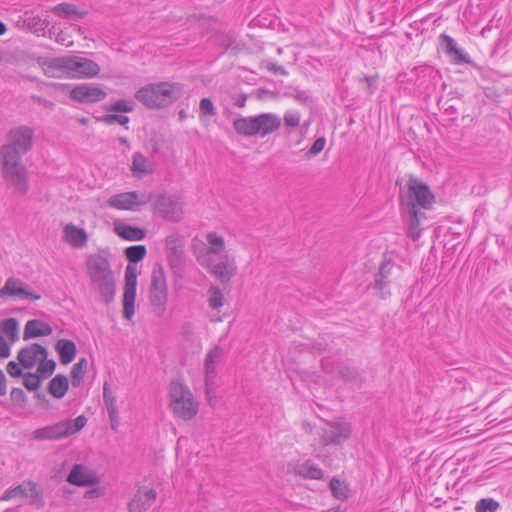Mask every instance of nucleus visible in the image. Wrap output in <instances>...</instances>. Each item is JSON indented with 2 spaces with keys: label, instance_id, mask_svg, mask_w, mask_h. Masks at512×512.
<instances>
[{
  "label": "nucleus",
  "instance_id": "obj_3",
  "mask_svg": "<svg viewBox=\"0 0 512 512\" xmlns=\"http://www.w3.org/2000/svg\"><path fill=\"white\" fill-rule=\"evenodd\" d=\"M109 252L100 250L89 254L85 259L90 289L106 304L111 303L116 294V277L109 262Z\"/></svg>",
  "mask_w": 512,
  "mask_h": 512
},
{
  "label": "nucleus",
  "instance_id": "obj_25",
  "mask_svg": "<svg viewBox=\"0 0 512 512\" xmlns=\"http://www.w3.org/2000/svg\"><path fill=\"white\" fill-rule=\"evenodd\" d=\"M65 240L75 248H80L87 243V234L84 229L78 228L73 224H68L64 227Z\"/></svg>",
  "mask_w": 512,
  "mask_h": 512
},
{
  "label": "nucleus",
  "instance_id": "obj_61",
  "mask_svg": "<svg viewBox=\"0 0 512 512\" xmlns=\"http://www.w3.org/2000/svg\"><path fill=\"white\" fill-rule=\"evenodd\" d=\"M119 143L127 148H129V141L127 138L125 137H120L119 138Z\"/></svg>",
  "mask_w": 512,
  "mask_h": 512
},
{
  "label": "nucleus",
  "instance_id": "obj_44",
  "mask_svg": "<svg viewBox=\"0 0 512 512\" xmlns=\"http://www.w3.org/2000/svg\"><path fill=\"white\" fill-rule=\"evenodd\" d=\"M65 422L68 423L67 427L69 435H72L81 431L85 427L87 419L84 415H80L74 420H65Z\"/></svg>",
  "mask_w": 512,
  "mask_h": 512
},
{
  "label": "nucleus",
  "instance_id": "obj_4",
  "mask_svg": "<svg viewBox=\"0 0 512 512\" xmlns=\"http://www.w3.org/2000/svg\"><path fill=\"white\" fill-rule=\"evenodd\" d=\"M41 66L45 75L52 78H60L63 75L73 78H92L100 72V67L95 61L80 56L44 59Z\"/></svg>",
  "mask_w": 512,
  "mask_h": 512
},
{
  "label": "nucleus",
  "instance_id": "obj_54",
  "mask_svg": "<svg viewBox=\"0 0 512 512\" xmlns=\"http://www.w3.org/2000/svg\"><path fill=\"white\" fill-rule=\"evenodd\" d=\"M7 372L12 377H20L24 375L20 365L15 361H10L7 364Z\"/></svg>",
  "mask_w": 512,
  "mask_h": 512
},
{
  "label": "nucleus",
  "instance_id": "obj_45",
  "mask_svg": "<svg viewBox=\"0 0 512 512\" xmlns=\"http://www.w3.org/2000/svg\"><path fill=\"white\" fill-rule=\"evenodd\" d=\"M100 121L107 125H113L115 123L126 125L129 122V117L119 114H106L101 117Z\"/></svg>",
  "mask_w": 512,
  "mask_h": 512
},
{
  "label": "nucleus",
  "instance_id": "obj_42",
  "mask_svg": "<svg viewBox=\"0 0 512 512\" xmlns=\"http://www.w3.org/2000/svg\"><path fill=\"white\" fill-rule=\"evenodd\" d=\"M108 111L128 113L134 110V102L132 100H117L111 104Z\"/></svg>",
  "mask_w": 512,
  "mask_h": 512
},
{
  "label": "nucleus",
  "instance_id": "obj_19",
  "mask_svg": "<svg viewBox=\"0 0 512 512\" xmlns=\"http://www.w3.org/2000/svg\"><path fill=\"white\" fill-rule=\"evenodd\" d=\"M67 481L76 486L84 487L98 483V478L94 472L81 464H75L70 471Z\"/></svg>",
  "mask_w": 512,
  "mask_h": 512
},
{
  "label": "nucleus",
  "instance_id": "obj_37",
  "mask_svg": "<svg viewBox=\"0 0 512 512\" xmlns=\"http://www.w3.org/2000/svg\"><path fill=\"white\" fill-rule=\"evenodd\" d=\"M1 331L8 336L12 341H15L18 338V321L14 318H8L1 322L0 324Z\"/></svg>",
  "mask_w": 512,
  "mask_h": 512
},
{
  "label": "nucleus",
  "instance_id": "obj_50",
  "mask_svg": "<svg viewBox=\"0 0 512 512\" xmlns=\"http://www.w3.org/2000/svg\"><path fill=\"white\" fill-rule=\"evenodd\" d=\"M27 25L34 31H41L47 27V23L42 21L39 16H31L26 19Z\"/></svg>",
  "mask_w": 512,
  "mask_h": 512
},
{
  "label": "nucleus",
  "instance_id": "obj_13",
  "mask_svg": "<svg viewBox=\"0 0 512 512\" xmlns=\"http://www.w3.org/2000/svg\"><path fill=\"white\" fill-rule=\"evenodd\" d=\"M207 269L211 275L216 277L221 283H228L237 273V266L234 258L228 255H222L218 261H210Z\"/></svg>",
  "mask_w": 512,
  "mask_h": 512
},
{
  "label": "nucleus",
  "instance_id": "obj_24",
  "mask_svg": "<svg viewBox=\"0 0 512 512\" xmlns=\"http://www.w3.org/2000/svg\"><path fill=\"white\" fill-rule=\"evenodd\" d=\"M440 39L444 45L445 52L453 56L455 63L460 64L471 62L469 56L458 48L457 43L452 37L446 34H441Z\"/></svg>",
  "mask_w": 512,
  "mask_h": 512
},
{
  "label": "nucleus",
  "instance_id": "obj_63",
  "mask_svg": "<svg viewBox=\"0 0 512 512\" xmlns=\"http://www.w3.org/2000/svg\"><path fill=\"white\" fill-rule=\"evenodd\" d=\"M118 419H119V417H118L116 420H114L113 422L111 421V427H112V429H114V430H116V428H117V425H118Z\"/></svg>",
  "mask_w": 512,
  "mask_h": 512
},
{
  "label": "nucleus",
  "instance_id": "obj_6",
  "mask_svg": "<svg viewBox=\"0 0 512 512\" xmlns=\"http://www.w3.org/2000/svg\"><path fill=\"white\" fill-rule=\"evenodd\" d=\"M147 253L144 245L130 246L125 249L129 264L125 269V285L123 293V317L130 320L135 314V298L137 290V268L134 264L141 261Z\"/></svg>",
  "mask_w": 512,
  "mask_h": 512
},
{
  "label": "nucleus",
  "instance_id": "obj_26",
  "mask_svg": "<svg viewBox=\"0 0 512 512\" xmlns=\"http://www.w3.org/2000/svg\"><path fill=\"white\" fill-rule=\"evenodd\" d=\"M55 350L59 354L61 363L64 365L71 363L77 353L75 343L69 339H59L55 344Z\"/></svg>",
  "mask_w": 512,
  "mask_h": 512
},
{
  "label": "nucleus",
  "instance_id": "obj_1",
  "mask_svg": "<svg viewBox=\"0 0 512 512\" xmlns=\"http://www.w3.org/2000/svg\"><path fill=\"white\" fill-rule=\"evenodd\" d=\"M7 142L0 148L2 175L8 186L21 195L28 192L27 170L22 164V156L28 153L34 143V130L26 125L10 129Z\"/></svg>",
  "mask_w": 512,
  "mask_h": 512
},
{
  "label": "nucleus",
  "instance_id": "obj_28",
  "mask_svg": "<svg viewBox=\"0 0 512 512\" xmlns=\"http://www.w3.org/2000/svg\"><path fill=\"white\" fill-rule=\"evenodd\" d=\"M294 473L305 479L320 480L324 477L322 469L310 461L295 465Z\"/></svg>",
  "mask_w": 512,
  "mask_h": 512
},
{
  "label": "nucleus",
  "instance_id": "obj_31",
  "mask_svg": "<svg viewBox=\"0 0 512 512\" xmlns=\"http://www.w3.org/2000/svg\"><path fill=\"white\" fill-rule=\"evenodd\" d=\"M103 400L110 418V421H114L118 418V408L116 404V397L113 395L110 386L107 382L103 385Z\"/></svg>",
  "mask_w": 512,
  "mask_h": 512
},
{
  "label": "nucleus",
  "instance_id": "obj_33",
  "mask_svg": "<svg viewBox=\"0 0 512 512\" xmlns=\"http://www.w3.org/2000/svg\"><path fill=\"white\" fill-rule=\"evenodd\" d=\"M53 12L59 16L71 17L74 16L77 19H82L86 13L79 12L76 6L70 3H61L53 8Z\"/></svg>",
  "mask_w": 512,
  "mask_h": 512
},
{
  "label": "nucleus",
  "instance_id": "obj_10",
  "mask_svg": "<svg viewBox=\"0 0 512 512\" xmlns=\"http://www.w3.org/2000/svg\"><path fill=\"white\" fill-rule=\"evenodd\" d=\"M30 498V503L36 506L43 505V492L39 485L32 481H26L22 484L7 489L0 500L9 501L12 499Z\"/></svg>",
  "mask_w": 512,
  "mask_h": 512
},
{
  "label": "nucleus",
  "instance_id": "obj_52",
  "mask_svg": "<svg viewBox=\"0 0 512 512\" xmlns=\"http://www.w3.org/2000/svg\"><path fill=\"white\" fill-rule=\"evenodd\" d=\"M289 96L296 100L298 103L304 105L310 100V95L307 91L294 89Z\"/></svg>",
  "mask_w": 512,
  "mask_h": 512
},
{
  "label": "nucleus",
  "instance_id": "obj_38",
  "mask_svg": "<svg viewBox=\"0 0 512 512\" xmlns=\"http://www.w3.org/2000/svg\"><path fill=\"white\" fill-rule=\"evenodd\" d=\"M132 171L134 173L141 174H148L152 172V169L147 165L146 157L140 152H135L133 155Z\"/></svg>",
  "mask_w": 512,
  "mask_h": 512
},
{
  "label": "nucleus",
  "instance_id": "obj_60",
  "mask_svg": "<svg viewBox=\"0 0 512 512\" xmlns=\"http://www.w3.org/2000/svg\"><path fill=\"white\" fill-rule=\"evenodd\" d=\"M36 398L41 402V404L47 408L49 406V400L43 393H36Z\"/></svg>",
  "mask_w": 512,
  "mask_h": 512
},
{
  "label": "nucleus",
  "instance_id": "obj_16",
  "mask_svg": "<svg viewBox=\"0 0 512 512\" xmlns=\"http://www.w3.org/2000/svg\"><path fill=\"white\" fill-rule=\"evenodd\" d=\"M6 296L19 297L22 299L36 301L41 298L39 294L27 290V285L18 278L10 277L6 280L4 286L0 289V297Z\"/></svg>",
  "mask_w": 512,
  "mask_h": 512
},
{
  "label": "nucleus",
  "instance_id": "obj_53",
  "mask_svg": "<svg viewBox=\"0 0 512 512\" xmlns=\"http://www.w3.org/2000/svg\"><path fill=\"white\" fill-rule=\"evenodd\" d=\"M11 400L19 406L26 401V395L21 388H13L10 393Z\"/></svg>",
  "mask_w": 512,
  "mask_h": 512
},
{
  "label": "nucleus",
  "instance_id": "obj_22",
  "mask_svg": "<svg viewBox=\"0 0 512 512\" xmlns=\"http://www.w3.org/2000/svg\"><path fill=\"white\" fill-rule=\"evenodd\" d=\"M257 117V134L265 137L281 127V118L273 113H262Z\"/></svg>",
  "mask_w": 512,
  "mask_h": 512
},
{
  "label": "nucleus",
  "instance_id": "obj_18",
  "mask_svg": "<svg viewBox=\"0 0 512 512\" xmlns=\"http://www.w3.org/2000/svg\"><path fill=\"white\" fill-rule=\"evenodd\" d=\"M393 269V263L390 261H384L378 272L375 274L373 282V288L377 291L381 298L386 299L390 296V276Z\"/></svg>",
  "mask_w": 512,
  "mask_h": 512
},
{
  "label": "nucleus",
  "instance_id": "obj_23",
  "mask_svg": "<svg viewBox=\"0 0 512 512\" xmlns=\"http://www.w3.org/2000/svg\"><path fill=\"white\" fill-rule=\"evenodd\" d=\"M52 333L51 326L38 319H33L27 321L24 333H23V339L28 340L31 338L41 337V336H49Z\"/></svg>",
  "mask_w": 512,
  "mask_h": 512
},
{
  "label": "nucleus",
  "instance_id": "obj_11",
  "mask_svg": "<svg viewBox=\"0 0 512 512\" xmlns=\"http://www.w3.org/2000/svg\"><path fill=\"white\" fill-rule=\"evenodd\" d=\"M350 435V424L342 420H335L327 422L326 426L322 429L321 442L324 446L341 445Z\"/></svg>",
  "mask_w": 512,
  "mask_h": 512
},
{
  "label": "nucleus",
  "instance_id": "obj_55",
  "mask_svg": "<svg viewBox=\"0 0 512 512\" xmlns=\"http://www.w3.org/2000/svg\"><path fill=\"white\" fill-rule=\"evenodd\" d=\"M363 81L367 84L368 94H373L377 86L378 77L376 75L366 76L363 78Z\"/></svg>",
  "mask_w": 512,
  "mask_h": 512
},
{
  "label": "nucleus",
  "instance_id": "obj_8",
  "mask_svg": "<svg viewBox=\"0 0 512 512\" xmlns=\"http://www.w3.org/2000/svg\"><path fill=\"white\" fill-rule=\"evenodd\" d=\"M149 298L154 311L157 313V315L161 316L166 309L167 283L164 270L160 265H157L153 268L151 274Z\"/></svg>",
  "mask_w": 512,
  "mask_h": 512
},
{
  "label": "nucleus",
  "instance_id": "obj_57",
  "mask_svg": "<svg viewBox=\"0 0 512 512\" xmlns=\"http://www.w3.org/2000/svg\"><path fill=\"white\" fill-rule=\"evenodd\" d=\"M7 392L6 377L0 369V396H4Z\"/></svg>",
  "mask_w": 512,
  "mask_h": 512
},
{
  "label": "nucleus",
  "instance_id": "obj_30",
  "mask_svg": "<svg viewBox=\"0 0 512 512\" xmlns=\"http://www.w3.org/2000/svg\"><path fill=\"white\" fill-rule=\"evenodd\" d=\"M115 230L120 237L129 241H140L146 235V231L144 229L126 224L117 225Z\"/></svg>",
  "mask_w": 512,
  "mask_h": 512
},
{
  "label": "nucleus",
  "instance_id": "obj_49",
  "mask_svg": "<svg viewBox=\"0 0 512 512\" xmlns=\"http://www.w3.org/2000/svg\"><path fill=\"white\" fill-rule=\"evenodd\" d=\"M33 436L36 440H55V436L53 435L50 426L35 430L33 432Z\"/></svg>",
  "mask_w": 512,
  "mask_h": 512
},
{
  "label": "nucleus",
  "instance_id": "obj_9",
  "mask_svg": "<svg viewBox=\"0 0 512 512\" xmlns=\"http://www.w3.org/2000/svg\"><path fill=\"white\" fill-rule=\"evenodd\" d=\"M152 199V194L139 193L137 191L123 192L110 196L107 206L116 210L137 211Z\"/></svg>",
  "mask_w": 512,
  "mask_h": 512
},
{
  "label": "nucleus",
  "instance_id": "obj_17",
  "mask_svg": "<svg viewBox=\"0 0 512 512\" xmlns=\"http://www.w3.org/2000/svg\"><path fill=\"white\" fill-rule=\"evenodd\" d=\"M48 356L47 349L38 344L33 343L30 346L22 348L17 355L20 364L27 369L34 367L38 359H45Z\"/></svg>",
  "mask_w": 512,
  "mask_h": 512
},
{
  "label": "nucleus",
  "instance_id": "obj_62",
  "mask_svg": "<svg viewBox=\"0 0 512 512\" xmlns=\"http://www.w3.org/2000/svg\"><path fill=\"white\" fill-rule=\"evenodd\" d=\"M6 25L0 20V36L6 32Z\"/></svg>",
  "mask_w": 512,
  "mask_h": 512
},
{
  "label": "nucleus",
  "instance_id": "obj_7",
  "mask_svg": "<svg viewBox=\"0 0 512 512\" xmlns=\"http://www.w3.org/2000/svg\"><path fill=\"white\" fill-rule=\"evenodd\" d=\"M170 408L173 414L183 420H191L199 410L190 389L180 381H172L169 386Z\"/></svg>",
  "mask_w": 512,
  "mask_h": 512
},
{
  "label": "nucleus",
  "instance_id": "obj_46",
  "mask_svg": "<svg viewBox=\"0 0 512 512\" xmlns=\"http://www.w3.org/2000/svg\"><path fill=\"white\" fill-rule=\"evenodd\" d=\"M67 425V422L61 421L50 426L52 429V433L55 436V440H59L64 437L70 436Z\"/></svg>",
  "mask_w": 512,
  "mask_h": 512
},
{
  "label": "nucleus",
  "instance_id": "obj_29",
  "mask_svg": "<svg viewBox=\"0 0 512 512\" xmlns=\"http://www.w3.org/2000/svg\"><path fill=\"white\" fill-rule=\"evenodd\" d=\"M69 388L68 378L63 374H58L52 378L48 385V392L55 398L61 399L65 396Z\"/></svg>",
  "mask_w": 512,
  "mask_h": 512
},
{
  "label": "nucleus",
  "instance_id": "obj_40",
  "mask_svg": "<svg viewBox=\"0 0 512 512\" xmlns=\"http://www.w3.org/2000/svg\"><path fill=\"white\" fill-rule=\"evenodd\" d=\"M56 368V362L53 359L48 360L47 358L41 359V362L38 365L37 373L42 377V379L48 378L54 372Z\"/></svg>",
  "mask_w": 512,
  "mask_h": 512
},
{
  "label": "nucleus",
  "instance_id": "obj_41",
  "mask_svg": "<svg viewBox=\"0 0 512 512\" xmlns=\"http://www.w3.org/2000/svg\"><path fill=\"white\" fill-rule=\"evenodd\" d=\"M499 503L492 498H482L476 503V512H495Z\"/></svg>",
  "mask_w": 512,
  "mask_h": 512
},
{
  "label": "nucleus",
  "instance_id": "obj_58",
  "mask_svg": "<svg viewBox=\"0 0 512 512\" xmlns=\"http://www.w3.org/2000/svg\"><path fill=\"white\" fill-rule=\"evenodd\" d=\"M269 70L272 71L274 74H281V75H286L287 74V71L284 69V67L277 66L275 64H272L269 67Z\"/></svg>",
  "mask_w": 512,
  "mask_h": 512
},
{
  "label": "nucleus",
  "instance_id": "obj_2",
  "mask_svg": "<svg viewBox=\"0 0 512 512\" xmlns=\"http://www.w3.org/2000/svg\"><path fill=\"white\" fill-rule=\"evenodd\" d=\"M399 201L401 213L407 222V235L417 241L421 236L420 222L425 218L421 209H431L435 197L426 183L411 175L406 190L399 192Z\"/></svg>",
  "mask_w": 512,
  "mask_h": 512
},
{
  "label": "nucleus",
  "instance_id": "obj_14",
  "mask_svg": "<svg viewBox=\"0 0 512 512\" xmlns=\"http://www.w3.org/2000/svg\"><path fill=\"white\" fill-rule=\"evenodd\" d=\"M169 264L175 270H180L184 261V240L178 233H172L165 239Z\"/></svg>",
  "mask_w": 512,
  "mask_h": 512
},
{
  "label": "nucleus",
  "instance_id": "obj_34",
  "mask_svg": "<svg viewBox=\"0 0 512 512\" xmlns=\"http://www.w3.org/2000/svg\"><path fill=\"white\" fill-rule=\"evenodd\" d=\"M208 304L213 310L220 309L224 304V296L221 289L218 286L212 285L208 291Z\"/></svg>",
  "mask_w": 512,
  "mask_h": 512
},
{
  "label": "nucleus",
  "instance_id": "obj_51",
  "mask_svg": "<svg viewBox=\"0 0 512 512\" xmlns=\"http://www.w3.org/2000/svg\"><path fill=\"white\" fill-rule=\"evenodd\" d=\"M326 139L324 137L317 138L309 151L307 152L308 157H314L318 155L325 147Z\"/></svg>",
  "mask_w": 512,
  "mask_h": 512
},
{
  "label": "nucleus",
  "instance_id": "obj_56",
  "mask_svg": "<svg viewBox=\"0 0 512 512\" xmlns=\"http://www.w3.org/2000/svg\"><path fill=\"white\" fill-rule=\"evenodd\" d=\"M10 355V347L0 334V358H7Z\"/></svg>",
  "mask_w": 512,
  "mask_h": 512
},
{
  "label": "nucleus",
  "instance_id": "obj_21",
  "mask_svg": "<svg viewBox=\"0 0 512 512\" xmlns=\"http://www.w3.org/2000/svg\"><path fill=\"white\" fill-rule=\"evenodd\" d=\"M157 493L154 489L139 490L128 504L129 512H146L155 502Z\"/></svg>",
  "mask_w": 512,
  "mask_h": 512
},
{
  "label": "nucleus",
  "instance_id": "obj_59",
  "mask_svg": "<svg viewBox=\"0 0 512 512\" xmlns=\"http://www.w3.org/2000/svg\"><path fill=\"white\" fill-rule=\"evenodd\" d=\"M246 100V95L242 94L235 100V105L239 108H243L246 105Z\"/></svg>",
  "mask_w": 512,
  "mask_h": 512
},
{
  "label": "nucleus",
  "instance_id": "obj_15",
  "mask_svg": "<svg viewBox=\"0 0 512 512\" xmlns=\"http://www.w3.org/2000/svg\"><path fill=\"white\" fill-rule=\"evenodd\" d=\"M70 97L80 103H94L103 100L106 92L94 84L83 83L70 91Z\"/></svg>",
  "mask_w": 512,
  "mask_h": 512
},
{
  "label": "nucleus",
  "instance_id": "obj_36",
  "mask_svg": "<svg viewBox=\"0 0 512 512\" xmlns=\"http://www.w3.org/2000/svg\"><path fill=\"white\" fill-rule=\"evenodd\" d=\"M209 244L208 252L211 254H218L225 248L223 237L219 236L216 232H210L206 236Z\"/></svg>",
  "mask_w": 512,
  "mask_h": 512
},
{
  "label": "nucleus",
  "instance_id": "obj_27",
  "mask_svg": "<svg viewBox=\"0 0 512 512\" xmlns=\"http://www.w3.org/2000/svg\"><path fill=\"white\" fill-rule=\"evenodd\" d=\"M233 127L239 135L251 137L257 135V117H240L233 121Z\"/></svg>",
  "mask_w": 512,
  "mask_h": 512
},
{
  "label": "nucleus",
  "instance_id": "obj_20",
  "mask_svg": "<svg viewBox=\"0 0 512 512\" xmlns=\"http://www.w3.org/2000/svg\"><path fill=\"white\" fill-rule=\"evenodd\" d=\"M221 357V349L216 346L211 349L205 358V386H206V394L210 398V393L212 390V386L215 384L216 377V364ZM211 400L209 399V402Z\"/></svg>",
  "mask_w": 512,
  "mask_h": 512
},
{
  "label": "nucleus",
  "instance_id": "obj_12",
  "mask_svg": "<svg viewBox=\"0 0 512 512\" xmlns=\"http://www.w3.org/2000/svg\"><path fill=\"white\" fill-rule=\"evenodd\" d=\"M154 212L171 222H179L183 217L182 204L178 198L173 196H159L154 204Z\"/></svg>",
  "mask_w": 512,
  "mask_h": 512
},
{
  "label": "nucleus",
  "instance_id": "obj_5",
  "mask_svg": "<svg viewBox=\"0 0 512 512\" xmlns=\"http://www.w3.org/2000/svg\"><path fill=\"white\" fill-rule=\"evenodd\" d=\"M183 93L180 83H150L135 93V99L150 109H161L177 101Z\"/></svg>",
  "mask_w": 512,
  "mask_h": 512
},
{
  "label": "nucleus",
  "instance_id": "obj_47",
  "mask_svg": "<svg viewBox=\"0 0 512 512\" xmlns=\"http://www.w3.org/2000/svg\"><path fill=\"white\" fill-rule=\"evenodd\" d=\"M338 374L341 376L342 379H344L347 382H354L357 381L359 378V373L357 372V370L347 366L340 367L338 370Z\"/></svg>",
  "mask_w": 512,
  "mask_h": 512
},
{
  "label": "nucleus",
  "instance_id": "obj_43",
  "mask_svg": "<svg viewBox=\"0 0 512 512\" xmlns=\"http://www.w3.org/2000/svg\"><path fill=\"white\" fill-rule=\"evenodd\" d=\"M200 116L205 117H213L217 114L216 108L209 98H202L199 104Z\"/></svg>",
  "mask_w": 512,
  "mask_h": 512
},
{
  "label": "nucleus",
  "instance_id": "obj_32",
  "mask_svg": "<svg viewBox=\"0 0 512 512\" xmlns=\"http://www.w3.org/2000/svg\"><path fill=\"white\" fill-rule=\"evenodd\" d=\"M88 361L86 358H80L71 369V384L73 387H79L87 371Z\"/></svg>",
  "mask_w": 512,
  "mask_h": 512
},
{
  "label": "nucleus",
  "instance_id": "obj_39",
  "mask_svg": "<svg viewBox=\"0 0 512 512\" xmlns=\"http://www.w3.org/2000/svg\"><path fill=\"white\" fill-rule=\"evenodd\" d=\"M42 382V377L37 373H25L23 375V385L29 391H36Z\"/></svg>",
  "mask_w": 512,
  "mask_h": 512
},
{
  "label": "nucleus",
  "instance_id": "obj_35",
  "mask_svg": "<svg viewBox=\"0 0 512 512\" xmlns=\"http://www.w3.org/2000/svg\"><path fill=\"white\" fill-rule=\"evenodd\" d=\"M329 487L331 489L332 495L336 499L344 501L348 498V487L344 482L340 481L338 478H332L329 483Z\"/></svg>",
  "mask_w": 512,
  "mask_h": 512
},
{
  "label": "nucleus",
  "instance_id": "obj_48",
  "mask_svg": "<svg viewBox=\"0 0 512 512\" xmlns=\"http://www.w3.org/2000/svg\"><path fill=\"white\" fill-rule=\"evenodd\" d=\"M301 115L296 111H287L284 114L283 120L286 126L288 127H298L300 124Z\"/></svg>",
  "mask_w": 512,
  "mask_h": 512
},
{
  "label": "nucleus",
  "instance_id": "obj_64",
  "mask_svg": "<svg viewBox=\"0 0 512 512\" xmlns=\"http://www.w3.org/2000/svg\"><path fill=\"white\" fill-rule=\"evenodd\" d=\"M179 118H180L181 120H183V119H185V118H186V112H185V110H181V111L179 112Z\"/></svg>",
  "mask_w": 512,
  "mask_h": 512
}]
</instances>
